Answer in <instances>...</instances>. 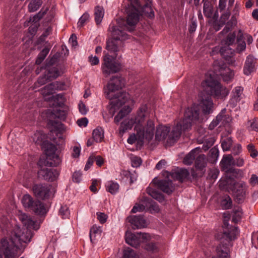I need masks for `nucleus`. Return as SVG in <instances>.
<instances>
[{
    "label": "nucleus",
    "instance_id": "f257e3e1",
    "mask_svg": "<svg viewBox=\"0 0 258 258\" xmlns=\"http://www.w3.org/2000/svg\"><path fill=\"white\" fill-rule=\"evenodd\" d=\"M149 116L147 106L142 105L134 118L126 119L121 123L120 133H125L127 130L132 128L133 124H135V130L139 140L143 142L145 139L149 142L153 138L155 130L154 121L149 118Z\"/></svg>",
    "mask_w": 258,
    "mask_h": 258
},
{
    "label": "nucleus",
    "instance_id": "f03ea898",
    "mask_svg": "<svg viewBox=\"0 0 258 258\" xmlns=\"http://www.w3.org/2000/svg\"><path fill=\"white\" fill-rule=\"evenodd\" d=\"M223 214L224 218L223 225V232L216 234V238L220 241V243L216 247V254L212 257L216 258H230V249L231 246V241L237 238L239 234L237 227L230 226L228 220L229 219V215Z\"/></svg>",
    "mask_w": 258,
    "mask_h": 258
},
{
    "label": "nucleus",
    "instance_id": "7ed1b4c3",
    "mask_svg": "<svg viewBox=\"0 0 258 258\" xmlns=\"http://www.w3.org/2000/svg\"><path fill=\"white\" fill-rule=\"evenodd\" d=\"M32 236L33 233L31 230L25 229L22 231L19 228H17L14 230V235L11 239L3 238L1 240V248L4 251L5 258H17L19 256L18 249L19 248L18 244L29 242Z\"/></svg>",
    "mask_w": 258,
    "mask_h": 258
},
{
    "label": "nucleus",
    "instance_id": "20e7f679",
    "mask_svg": "<svg viewBox=\"0 0 258 258\" xmlns=\"http://www.w3.org/2000/svg\"><path fill=\"white\" fill-rule=\"evenodd\" d=\"M199 116L200 110L197 106L193 105L188 107L184 112L182 120L172 128L169 135L167 144L172 145L178 140L182 131L191 129L192 125L199 120Z\"/></svg>",
    "mask_w": 258,
    "mask_h": 258
},
{
    "label": "nucleus",
    "instance_id": "39448f33",
    "mask_svg": "<svg viewBox=\"0 0 258 258\" xmlns=\"http://www.w3.org/2000/svg\"><path fill=\"white\" fill-rule=\"evenodd\" d=\"M234 177L220 181L219 186L221 188L231 191L238 200L241 201L245 195L246 184L244 182H236Z\"/></svg>",
    "mask_w": 258,
    "mask_h": 258
},
{
    "label": "nucleus",
    "instance_id": "423d86ee",
    "mask_svg": "<svg viewBox=\"0 0 258 258\" xmlns=\"http://www.w3.org/2000/svg\"><path fill=\"white\" fill-rule=\"evenodd\" d=\"M103 53L104 56L101 67L103 74L106 77H107L111 74L119 72L121 66L119 62L116 61L117 57H114L108 53H106L105 51H104Z\"/></svg>",
    "mask_w": 258,
    "mask_h": 258
},
{
    "label": "nucleus",
    "instance_id": "0eeeda50",
    "mask_svg": "<svg viewBox=\"0 0 258 258\" xmlns=\"http://www.w3.org/2000/svg\"><path fill=\"white\" fill-rule=\"evenodd\" d=\"M116 22V25L114 24L110 25L109 30L112 38L122 42L128 38V35L124 32L126 29V27H124V20L120 19L117 20Z\"/></svg>",
    "mask_w": 258,
    "mask_h": 258
},
{
    "label": "nucleus",
    "instance_id": "6e6552de",
    "mask_svg": "<svg viewBox=\"0 0 258 258\" xmlns=\"http://www.w3.org/2000/svg\"><path fill=\"white\" fill-rule=\"evenodd\" d=\"M207 86L210 88L211 94L218 98H223L228 95L229 90L218 81L210 77L205 80Z\"/></svg>",
    "mask_w": 258,
    "mask_h": 258
},
{
    "label": "nucleus",
    "instance_id": "1a4fd4ad",
    "mask_svg": "<svg viewBox=\"0 0 258 258\" xmlns=\"http://www.w3.org/2000/svg\"><path fill=\"white\" fill-rule=\"evenodd\" d=\"M43 147L47 156L45 165L49 166H57L61 162V160L58 155L56 154V146L49 142L44 143Z\"/></svg>",
    "mask_w": 258,
    "mask_h": 258
},
{
    "label": "nucleus",
    "instance_id": "9d476101",
    "mask_svg": "<svg viewBox=\"0 0 258 258\" xmlns=\"http://www.w3.org/2000/svg\"><path fill=\"white\" fill-rule=\"evenodd\" d=\"M124 79L120 76L112 77L106 86V97L111 99L113 98V93L121 89L124 86Z\"/></svg>",
    "mask_w": 258,
    "mask_h": 258
},
{
    "label": "nucleus",
    "instance_id": "9b49d317",
    "mask_svg": "<svg viewBox=\"0 0 258 258\" xmlns=\"http://www.w3.org/2000/svg\"><path fill=\"white\" fill-rule=\"evenodd\" d=\"M127 18L126 23H124L125 27L130 32L134 30L135 27L139 21L140 12L135 7L132 6L126 10Z\"/></svg>",
    "mask_w": 258,
    "mask_h": 258
},
{
    "label": "nucleus",
    "instance_id": "f8f14e48",
    "mask_svg": "<svg viewBox=\"0 0 258 258\" xmlns=\"http://www.w3.org/2000/svg\"><path fill=\"white\" fill-rule=\"evenodd\" d=\"M233 166V157L231 155L223 156L221 162V167L222 170L225 171L226 179H231L236 177L238 174V169L231 167Z\"/></svg>",
    "mask_w": 258,
    "mask_h": 258
},
{
    "label": "nucleus",
    "instance_id": "ddd939ff",
    "mask_svg": "<svg viewBox=\"0 0 258 258\" xmlns=\"http://www.w3.org/2000/svg\"><path fill=\"white\" fill-rule=\"evenodd\" d=\"M214 69L216 72H219V75L222 77L224 81L228 82L230 81L234 76V72L224 62H215Z\"/></svg>",
    "mask_w": 258,
    "mask_h": 258
},
{
    "label": "nucleus",
    "instance_id": "4468645a",
    "mask_svg": "<svg viewBox=\"0 0 258 258\" xmlns=\"http://www.w3.org/2000/svg\"><path fill=\"white\" fill-rule=\"evenodd\" d=\"M123 46V42L111 38L106 41L105 47L107 50L106 53H108L114 57H117L118 52L121 50Z\"/></svg>",
    "mask_w": 258,
    "mask_h": 258
},
{
    "label": "nucleus",
    "instance_id": "2eb2a0df",
    "mask_svg": "<svg viewBox=\"0 0 258 258\" xmlns=\"http://www.w3.org/2000/svg\"><path fill=\"white\" fill-rule=\"evenodd\" d=\"M129 98V94L125 92H119L117 94H113V98L111 99L110 104L111 107L110 108L111 110L112 109L114 110L116 108H119L123 104L127 102Z\"/></svg>",
    "mask_w": 258,
    "mask_h": 258
},
{
    "label": "nucleus",
    "instance_id": "dca6fc26",
    "mask_svg": "<svg viewBox=\"0 0 258 258\" xmlns=\"http://www.w3.org/2000/svg\"><path fill=\"white\" fill-rule=\"evenodd\" d=\"M33 191L34 195L42 200L48 199L49 197L50 186L45 184H35L33 187Z\"/></svg>",
    "mask_w": 258,
    "mask_h": 258
},
{
    "label": "nucleus",
    "instance_id": "f3484780",
    "mask_svg": "<svg viewBox=\"0 0 258 258\" xmlns=\"http://www.w3.org/2000/svg\"><path fill=\"white\" fill-rule=\"evenodd\" d=\"M38 175L44 179L48 181H53L55 180L59 174V171L53 168H43L38 171Z\"/></svg>",
    "mask_w": 258,
    "mask_h": 258
},
{
    "label": "nucleus",
    "instance_id": "a211bd4d",
    "mask_svg": "<svg viewBox=\"0 0 258 258\" xmlns=\"http://www.w3.org/2000/svg\"><path fill=\"white\" fill-rule=\"evenodd\" d=\"M134 229H141L146 226V222L143 215H133L127 218Z\"/></svg>",
    "mask_w": 258,
    "mask_h": 258
},
{
    "label": "nucleus",
    "instance_id": "6ab92c4d",
    "mask_svg": "<svg viewBox=\"0 0 258 258\" xmlns=\"http://www.w3.org/2000/svg\"><path fill=\"white\" fill-rule=\"evenodd\" d=\"M19 219L26 227L25 229L31 230L33 229L36 230L39 228V225L37 224L36 221L33 220L27 214H21L19 216Z\"/></svg>",
    "mask_w": 258,
    "mask_h": 258
},
{
    "label": "nucleus",
    "instance_id": "aec40b11",
    "mask_svg": "<svg viewBox=\"0 0 258 258\" xmlns=\"http://www.w3.org/2000/svg\"><path fill=\"white\" fill-rule=\"evenodd\" d=\"M156 184L159 189L168 195L171 194L174 190L172 181L169 179L160 180Z\"/></svg>",
    "mask_w": 258,
    "mask_h": 258
},
{
    "label": "nucleus",
    "instance_id": "412c9836",
    "mask_svg": "<svg viewBox=\"0 0 258 258\" xmlns=\"http://www.w3.org/2000/svg\"><path fill=\"white\" fill-rule=\"evenodd\" d=\"M170 133L169 127L163 125H159L157 127L155 133V140L158 141H163L167 137V140Z\"/></svg>",
    "mask_w": 258,
    "mask_h": 258
},
{
    "label": "nucleus",
    "instance_id": "4be33fe9",
    "mask_svg": "<svg viewBox=\"0 0 258 258\" xmlns=\"http://www.w3.org/2000/svg\"><path fill=\"white\" fill-rule=\"evenodd\" d=\"M60 84L58 82H54L45 86L40 90V91L43 96L46 98L47 96L52 95L55 90H60Z\"/></svg>",
    "mask_w": 258,
    "mask_h": 258
},
{
    "label": "nucleus",
    "instance_id": "5701e85b",
    "mask_svg": "<svg viewBox=\"0 0 258 258\" xmlns=\"http://www.w3.org/2000/svg\"><path fill=\"white\" fill-rule=\"evenodd\" d=\"M226 109H223L221 112L217 116L215 120H213L210 125V127H213L217 126L219 123H221L222 125H225L230 120V117L228 115L225 114Z\"/></svg>",
    "mask_w": 258,
    "mask_h": 258
},
{
    "label": "nucleus",
    "instance_id": "b1692460",
    "mask_svg": "<svg viewBox=\"0 0 258 258\" xmlns=\"http://www.w3.org/2000/svg\"><path fill=\"white\" fill-rule=\"evenodd\" d=\"M125 237L126 242L134 247H137L142 242L138 235V233L134 234L131 232L126 231Z\"/></svg>",
    "mask_w": 258,
    "mask_h": 258
},
{
    "label": "nucleus",
    "instance_id": "393cba45",
    "mask_svg": "<svg viewBox=\"0 0 258 258\" xmlns=\"http://www.w3.org/2000/svg\"><path fill=\"white\" fill-rule=\"evenodd\" d=\"M255 62V59L252 56L249 55L247 56L243 68V72L245 75H249L254 71Z\"/></svg>",
    "mask_w": 258,
    "mask_h": 258
},
{
    "label": "nucleus",
    "instance_id": "a878e982",
    "mask_svg": "<svg viewBox=\"0 0 258 258\" xmlns=\"http://www.w3.org/2000/svg\"><path fill=\"white\" fill-rule=\"evenodd\" d=\"M189 174V173L187 169H177L173 170L170 173V176L174 180L182 181L188 176Z\"/></svg>",
    "mask_w": 258,
    "mask_h": 258
},
{
    "label": "nucleus",
    "instance_id": "bb28decb",
    "mask_svg": "<svg viewBox=\"0 0 258 258\" xmlns=\"http://www.w3.org/2000/svg\"><path fill=\"white\" fill-rule=\"evenodd\" d=\"M200 104L205 114H209L212 111L213 103L210 97L207 96L205 98H202Z\"/></svg>",
    "mask_w": 258,
    "mask_h": 258
},
{
    "label": "nucleus",
    "instance_id": "cd10ccee",
    "mask_svg": "<svg viewBox=\"0 0 258 258\" xmlns=\"http://www.w3.org/2000/svg\"><path fill=\"white\" fill-rule=\"evenodd\" d=\"M201 152V150L199 148H196L192 150L189 153H188L184 158L183 162L184 164L187 165H191L194 161L196 159L198 154Z\"/></svg>",
    "mask_w": 258,
    "mask_h": 258
},
{
    "label": "nucleus",
    "instance_id": "c85d7f7f",
    "mask_svg": "<svg viewBox=\"0 0 258 258\" xmlns=\"http://www.w3.org/2000/svg\"><path fill=\"white\" fill-rule=\"evenodd\" d=\"M31 211L39 215H43L47 212L43 203L38 200H35Z\"/></svg>",
    "mask_w": 258,
    "mask_h": 258
},
{
    "label": "nucleus",
    "instance_id": "c756f323",
    "mask_svg": "<svg viewBox=\"0 0 258 258\" xmlns=\"http://www.w3.org/2000/svg\"><path fill=\"white\" fill-rule=\"evenodd\" d=\"M243 88L241 86L235 87L232 91V98L231 101L233 103H237L241 100L242 98Z\"/></svg>",
    "mask_w": 258,
    "mask_h": 258
},
{
    "label": "nucleus",
    "instance_id": "7c9ffc66",
    "mask_svg": "<svg viewBox=\"0 0 258 258\" xmlns=\"http://www.w3.org/2000/svg\"><path fill=\"white\" fill-rule=\"evenodd\" d=\"M207 160L204 154H198L195 160V167L197 169L202 171L206 166Z\"/></svg>",
    "mask_w": 258,
    "mask_h": 258
},
{
    "label": "nucleus",
    "instance_id": "2f4dec72",
    "mask_svg": "<svg viewBox=\"0 0 258 258\" xmlns=\"http://www.w3.org/2000/svg\"><path fill=\"white\" fill-rule=\"evenodd\" d=\"M234 50L228 45L222 46L220 49L221 55L226 59L228 60L234 54Z\"/></svg>",
    "mask_w": 258,
    "mask_h": 258
},
{
    "label": "nucleus",
    "instance_id": "473e14b6",
    "mask_svg": "<svg viewBox=\"0 0 258 258\" xmlns=\"http://www.w3.org/2000/svg\"><path fill=\"white\" fill-rule=\"evenodd\" d=\"M23 206L31 211L35 200L29 195H25L21 200Z\"/></svg>",
    "mask_w": 258,
    "mask_h": 258
},
{
    "label": "nucleus",
    "instance_id": "72a5a7b5",
    "mask_svg": "<svg viewBox=\"0 0 258 258\" xmlns=\"http://www.w3.org/2000/svg\"><path fill=\"white\" fill-rule=\"evenodd\" d=\"M232 222L237 223L241 219L242 216V209L239 207H234L232 212Z\"/></svg>",
    "mask_w": 258,
    "mask_h": 258
},
{
    "label": "nucleus",
    "instance_id": "f704fd0d",
    "mask_svg": "<svg viewBox=\"0 0 258 258\" xmlns=\"http://www.w3.org/2000/svg\"><path fill=\"white\" fill-rule=\"evenodd\" d=\"M33 141L37 145L44 144V140L45 139V135L42 131H37L33 136Z\"/></svg>",
    "mask_w": 258,
    "mask_h": 258
},
{
    "label": "nucleus",
    "instance_id": "c9c22d12",
    "mask_svg": "<svg viewBox=\"0 0 258 258\" xmlns=\"http://www.w3.org/2000/svg\"><path fill=\"white\" fill-rule=\"evenodd\" d=\"M204 3L203 12L205 17L211 18L213 15V6L210 1L203 2Z\"/></svg>",
    "mask_w": 258,
    "mask_h": 258
},
{
    "label": "nucleus",
    "instance_id": "e433bc0d",
    "mask_svg": "<svg viewBox=\"0 0 258 258\" xmlns=\"http://www.w3.org/2000/svg\"><path fill=\"white\" fill-rule=\"evenodd\" d=\"M146 206L148 211L152 214L159 212L160 208L158 205L152 200H148Z\"/></svg>",
    "mask_w": 258,
    "mask_h": 258
},
{
    "label": "nucleus",
    "instance_id": "4c0bfd02",
    "mask_svg": "<svg viewBox=\"0 0 258 258\" xmlns=\"http://www.w3.org/2000/svg\"><path fill=\"white\" fill-rule=\"evenodd\" d=\"M147 192L153 198L158 201L159 202H162L164 200V197L163 195L155 189H153L151 188H148L147 189Z\"/></svg>",
    "mask_w": 258,
    "mask_h": 258
},
{
    "label": "nucleus",
    "instance_id": "58836bf2",
    "mask_svg": "<svg viewBox=\"0 0 258 258\" xmlns=\"http://www.w3.org/2000/svg\"><path fill=\"white\" fill-rule=\"evenodd\" d=\"M95 20L97 25L100 24L104 16V11L102 7L97 6L95 8Z\"/></svg>",
    "mask_w": 258,
    "mask_h": 258
},
{
    "label": "nucleus",
    "instance_id": "ea45409f",
    "mask_svg": "<svg viewBox=\"0 0 258 258\" xmlns=\"http://www.w3.org/2000/svg\"><path fill=\"white\" fill-rule=\"evenodd\" d=\"M92 137L96 142H101L104 138V131L103 129L100 127H97L93 131Z\"/></svg>",
    "mask_w": 258,
    "mask_h": 258
},
{
    "label": "nucleus",
    "instance_id": "a19ab883",
    "mask_svg": "<svg viewBox=\"0 0 258 258\" xmlns=\"http://www.w3.org/2000/svg\"><path fill=\"white\" fill-rule=\"evenodd\" d=\"M236 38V34L235 32L231 33L228 34L226 37L223 39L222 41V44L223 46L233 45L235 43Z\"/></svg>",
    "mask_w": 258,
    "mask_h": 258
},
{
    "label": "nucleus",
    "instance_id": "79ce46f5",
    "mask_svg": "<svg viewBox=\"0 0 258 258\" xmlns=\"http://www.w3.org/2000/svg\"><path fill=\"white\" fill-rule=\"evenodd\" d=\"M106 186L107 190L112 195L116 194L119 189L118 184L112 181H108Z\"/></svg>",
    "mask_w": 258,
    "mask_h": 258
},
{
    "label": "nucleus",
    "instance_id": "37998d69",
    "mask_svg": "<svg viewBox=\"0 0 258 258\" xmlns=\"http://www.w3.org/2000/svg\"><path fill=\"white\" fill-rule=\"evenodd\" d=\"M47 74L46 76L49 79H55L57 78L59 75L60 72L56 67H51L47 70Z\"/></svg>",
    "mask_w": 258,
    "mask_h": 258
},
{
    "label": "nucleus",
    "instance_id": "c03bdc74",
    "mask_svg": "<svg viewBox=\"0 0 258 258\" xmlns=\"http://www.w3.org/2000/svg\"><path fill=\"white\" fill-rule=\"evenodd\" d=\"M151 3L152 0L150 3L147 2L143 8V11L147 17L152 18L154 17V13L151 6Z\"/></svg>",
    "mask_w": 258,
    "mask_h": 258
},
{
    "label": "nucleus",
    "instance_id": "a18cd8bd",
    "mask_svg": "<svg viewBox=\"0 0 258 258\" xmlns=\"http://www.w3.org/2000/svg\"><path fill=\"white\" fill-rule=\"evenodd\" d=\"M42 4L41 0H33L28 5L29 11L33 12L37 11Z\"/></svg>",
    "mask_w": 258,
    "mask_h": 258
},
{
    "label": "nucleus",
    "instance_id": "49530a36",
    "mask_svg": "<svg viewBox=\"0 0 258 258\" xmlns=\"http://www.w3.org/2000/svg\"><path fill=\"white\" fill-rule=\"evenodd\" d=\"M49 51V49L45 47L43 48L42 51L39 53L37 58L36 60V64H40L42 61L45 59L46 55L48 54V52Z\"/></svg>",
    "mask_w": 258,
    "mask_h": 258
},
{
    "label": "nucleus",
    "instance_id": "de8ad7c7",
    "mask_svg": "<svg viewBox=\"0 0 258 258\" xmlns=\"http://www.w3.org/2000/svg\"><path fill=\"white\" fill-rule=\"evenodd\" d=\"M101 233V230L100 227H97L96 226H93L90 231V238L91 242L93 241V239H95L97 235H100Z\"/></svg>",
    "mask_w": 258,
    "mask_h": 258
},
{
    "label": "nucleus",
    "instance_id": "09e8293b",
    "mask_svg": "<svg viewBox=\"0 0 258 258\" xmlns=\"http://www.w3.org/2000/svg\"><path fill=\"white\" fill-rule=\"evenodd\" d=\"M47 9H46L44 12L40 11L38 14L35 15L33 18H30L29 22H31L32 24L39 23V20L44 16L46 13Z\"/></svg>",
    "mask_w": 258,
    "mask_h": 258
},
{
    "label": "nucleus",
    "instance_id": "8fccbe9b",
    "mask_svg": "<svg viewBox=\"0 0 258 258\" xmlns=\"http://www.w3.org/2000/svg\"><path fill=\"white\" fill-rule=\"evenodd\" d=\"M247 124L249 130L258 132V118H253L249 120Z\"/></svg>",
    "mask_w": 258,
    "mask_h": 258
},
{
    "label": "nucleus",
    "instance_id": "3c124183",
    "mask_svg": "<svg viewBox=\"0 0 258 258\" xmlns=\"http://www.w3.org/2000/svg\"><path fill=\"white\" fill-rule=\"evenodd\" d=\"M123 258H138V256L133 249L127 247L123 251Z\"/></svg>",
    "mask_w": 258,
    "mask_h": 258
},
{
    "label": "nucleus",
    "instance_id": "603ef678",
    "mask_svg": "<svg viewBox=\"0 0 258 258\" xmlns=\"http://www.w3.org/2000/svg\"><path fill=\"white\" fill-rule=\"evenodd\" d=\"M232 204V201L229 196H227L222 201L221 205L225 209H230Z\"/></svg>",
    "mask_w": 258,
    "mask_h": 258
},
{
    "label": "nucleus",
    "instance_id": "864d4df0",
    "mask_svg": "<svg viewBox=\"0 0 258 258\" xmlns=\"http://www.w3.org/2000/svg\"><path fill=\"white\" fill-rule=\"evenodd\" d=\"M232 143V140L228 138L224 140L221 143V146L224 151H228L230 149Z\"/></svg>",
    "mask_w": 258,
    "mask_h": 258
},
{
    "label": "nucleus",
    "instance_id": "5fc2aeb1",
    "mask_svg": "<svg viewBox=\"0 0 258 258\" xmlns=\"http://www.w3.org/2000/svg\"><path fill=\"white\" fill-rule=\"evenodd\" d=\"M247 149L252 158H254L258 155V151L255 149V147L252 144H248L247 146Z\"/></svg>",
    "mask_w": 258,
    "mask_h": 258
},
{
    "label": "nucleus",
    "instance_id": "6e6d98bb",
    "mask_svg": "<svg viewBox=\"0 0 258 258\" xmlns=\"http://www.w3.org/2000/svg\"><path fill=\"white\" fill-rule=\"evenodd\" d=\"M59 213L62 219L68 218L70 215L68 207L66 206H61L59 210Z\"/></svg>",
    "mask_w": 258,
    "mask_h": 258
},
{
    "label": "nucleus",
    "instance_id": "4d7b16f0",
    "mask_svg": "<svg viewBox=\"0 0 258 258\" xmlns=\"http://www.w3.org/2000/svg\"><path fill=\"white\" fill-rule=\"evenodd\" d=\"M52 113L55 115L56 117L60 119H64L67 114L66 111L60 109L53 110Z\"/></svg>",
    "mask_w": 258,
    "mask_h": 258
},
{
    "label": "nucleus",
    "instance_id": "13d9d810",
    "mask_svg": "<svg viewBox=\"0 0 258 258\" xmlns=\"http://www.w3.org/2000/svg\"><path fill=\"white\" fill-rule=\"evenodd\" d=\"M219 174V171L218 169L215 168H212L209 171L208 177L210 179L215 180L217 178Z\"/></svg>",
    "mask_w": 258,
    "mask_h": 258
},
{
    "label": "nucleus",
    "instance_id": "bf43d9fd",
    "mask_svg": "<svg viewBox=\"0 0 258 258\" xmlns=\"http://www.w3.org/2000/svg\"><path fill=\"white\" fill-rule=\"evenodd\" d=\"M89 15L87 13L84 14L80 18L78 23V27H82L89 20Z\"/></svg>",
    "mask_w": 258,
    "mask_h": 258
},
{
    "label": "nucleus",
    "instance_id": "052dcab7",
    "mask_svg": "<svg viewBox=\"0 0 258 258\" xmlns=\"http://www.w3.org/2000/svg\"><path fill=\"white\" fill-rule=\"evenodd\" d=\"M146 205L143 204H136L133 208L131 212L133 213H136L138 212H143L146 209Z\"/></svg>",
    "mask_w": 258,
    "mask_h": 258
},
{
    "label": "nucleus",
    "instance_id": "680f3d73",
    "mask_svg": "<svg viewBox=\"0 0 258 258\" xmlns=\"http://www.w3.org/2000/svg\"><path fill=\"white\" fill-rule=\"evenodd\" d=\"M131 111L130 108L127 106V107H124L117 114L119 117L123 118L126 115H127Z\"/></svg>",
    "mask_w": 258,
    "mask_h": 258
},
{
    "label": "nucleus",
    "instance_id": "e2e57ef3",
    "mask_svg": "<svg viewBox=\"0 0 258 258\" xmlns=\"http://www.w3.org/2000/svg\"><path fill=\"white\" fill-rule=\"evenodd\" d=\"M39 26V23L32 24L28 29L29 33L31 35H34L37 32Z\"/></svg>",
    "mask_w": 258,
    "mask_h": 258
},
{
    "label": "nucleus",
    "instance_id": "0e129e2a",
    "mask_svg": "<svg viewBox=\"0 0 258 258\" xmlns=\"http://www.w3.org/2000/svg\"><path fill=\"white\" fill-rule=\"evenodd\" d=\"M142 163V159L138 157H134L132 159V165L134 167H139Z\"/></svg>",
    "mask_w": 258,
    "mask_h": 258
},
{
    "label": "nucleus",
    "instance_id": "69168bd1",
    "mask_svg": "<svg viewBox=\"0 0 258 258\" xmlns=\"http://www.w3.org/2000/svg\"><path fill=\"white\" fill-rule=\"evenodd\" d=\"M237 43L236 48V50L237 52L240 53L245 49L246 43L244 41H242V42H237Z\"/></svg>",
    "mask_w": 258,
    "mask_h": 258
},
{
    "label": "nucleus",
    "instance_id": "338daca9",
    "mask_svg": "<svg viewBox=\"0 0 258 258\" xmlns=\"http://www.w3.org/2000/svg\"><path fill=\"white\" fill-rule=\"evenodd\" d=\"M97 219L99 221V222L103 224L106 222L107 216L104 213L98 212L97 213Z\"/></svg>",
    "mask_w": 258,
    "mask_h": 258
},
{
    "label": "nucleus",
    "instance_id": "774afa93",
    "mask_svg": "<svg viewBox=\"0 0 258 258\" xmlns=\"http://www.w3.org/2000/svg\"><path fill=\"white\" fill-rule=\"evenodd\" d=\"M249 183L252 186H254L256 185H257L258 176L256 174H252L249 179Z\"/></svg>",
    "mask_w": 258,
    "mask_h": 258
}]
</instances>
